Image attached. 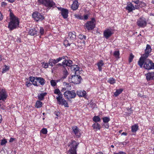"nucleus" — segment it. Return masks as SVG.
<instances>
[{
    "label": "nucleus",
    "mask_w": 154,
    "mask_h": 154,
    "mask_svg": "<svg viewBox=\"0 0 154 154\" xmlns=\"http://www.w3.org/2000/svg\"><path fill=\"white\" fill-rule=\"evenodd\" d=\"M72 132L77 138H79L81 136V130L77 126H74L72 127Z\"/></svg>",
    "instance_id": "f8f14e48"
},
{
    "label": "nucleus",
    "mask_w": 154,
    "mask_h": 154,
    "mask_svg": "<svg viewBox=\"0 0 154 154\" xmlns=\"http://www.w3.org/2000/svg\"><path fill=\"white\" fill-rule=\"evenodd\" d=\"M10 21L9 23L8 28L10 30H12L18 27L19 21L18 18L11 12L10 13Z\"/></svg>",
    "instance_id": "f257e3e1"
},
{
    "label": "nucleus",
    "mask_w": 154,
    "mask_h": 154,
    "mask_svg": "<svg viewBox=\"0 0 154 154\" xmlns=\"http://www.w3.org/2000/svg\"><path fill=\"white\" fill-rule=\"evenodd\" d=\"M63 95L68 100H70L74 98L76 96V93L74 90L71 91H67L65 92Z\"/></svg>",
    "instance_id": "7ed1b4c3"
},
{
    "label": "nucleus",
    "mask_w": 154,
    "mask_h": 154,
    "mask_svg": "<svg viewBox=\"0 0 154 154\" xmlns=\"http://www.w3.org/2000/svg\"><path fill=\"white\" fill-rule=\"evenodd\" d=\"M60 11L61 14L63 17L64 19L67 18L68 17V10L66 9L61 8Z\"/></svg>",
    "instance_id": "f3484780"
},
{
    "label": "nucleus",
    "mask_w": 154,
    "mask_h": 154,
    "mask_svg": "<svg viewBox=\"0 0 154 154\" xmlns=\"http://www.w3.org/2000/svg\"><path fill=\"white\" fill-rule=\"evenodd\" d=\"M151 50L152 49L150 45H146V49L145 50V53H148L149 54V53L151 52Z\"/></svg>",
    "instance_id": "72a5a7b5"
},
{
    "label": "nucleus",
    "mask_w": 154,
    "mask_h": 154,
    "mask_svg": "<svg viewBox=\"0 0 154 154\" xmlns=\"http://www.w3.org/2000/svg\"><path fill=\"white\" fill-rule=\"evenodd\" d=\"M51 60L52 61V63H53V65L58 63V62L57 59L55 60L51 59Z\"/></svg>",
    "instance_id": "864d4df0"
},
{
    "label": "nucleus",
    "mask_w": 154,
    "mask_h": 154,
    "mask_svg": "<svg viewBox=\"0 0 154 154\" xmlns=\"http://www.w3.org/2000/svg\"><path fill=\"white\" fill-rule=\"evenodd\" d=\"M7 5V4L5 2H2L1 3V6L3 7H5Z\"/></svg>",
    "instance_id": "6e6d98bb"
},
{
    "label": "nucleus",
    "mask_w": 154,
    "mask_h": 154,
    "mask_svg": "<svg viewBox=\"0 0 154 154\" xmlns=\"http://www.w3.org/2000/svg\"><path fill=\"white\" fill-rule=\"evenodd\" d=\"M72 63V61L71 60H66V59L62 63H58L57 65L63 66L64 68L67 66H70Z\"/></svg>",
    "instance_id": "4468645a"
},
{
    "label": "nucleus",
    "mask_w": 154,
    "mask_h": 154,
    "mask_svg": "<svg viewBox=\"0 0 154 154\" xmlns=\"http://www.w3.org/2000/svg\"><path fill=\"white\" fill-rule=\"evenodd\" d=\"M93 121L97 123L98 122H100L101 119L100 117L98 116H94L93 119Z\"/></svg>",
    "instance_id": "c9c22d12"
},
{
    "label": "nucleus",
    "mask_w": 154,
    "mask_h": 154,
    "mask_svg": "<svg viewBox=\"0 0 154 154\" xmlns=\"http://www.w3.org/2000/svg\"><path fill=\"white\" fill-rule=\"evenodd\" d=\"M113 154H126V153L124 152L120 151L118 153L114 152Z\"/></svg>",
    "instance_id": "e2e57ef3"
},
{
    "label": "nucleus",
    "mask_w": 154,
    "mask_h": 154,
    "mask_svg": "<svg viewBox=\"0 0 154 154\" xmlns=\"http://www.w3.org/2000/svg\"><path fill=\"white\" fill-rule=\"evenodd\" d=\"M36 77L30 76L29 78V81L32 83V84L34 85L38 86L39 84L36 83Z\"/></svg>",
    "instance_id": "4be33fe9"
},
{
    "label": "nucleus",
    "mask_w": 154,
    "mask_h": 154,
    "mask_svg": "<svg viewBox=\"0 0 154 154\" xmlns=\"http://www.w3.org/2000/svg\"><path fill=\"white\" fill-rule=\"evenodd\" d=\"M52 61L51 60V59L49 60L48 62V66L50 65L51 66V67L53 66L54 65L53 63H52Z\"/></svg>",
    "instance_id": "bf43d9fd"
},
{
    "label": "nucleus",
    "mask_w": 154,
    "mask_h": 154,
    "mask_svg": "<svg viewBox=\"0 0 154 154\" xmlns=\"http://www.w3.org/2000/svg\"><path fill=\"white\" fill-rule=\"evenodd\" d=\"M57 102L59 104H62V105H64L66 107H69V105L68 103L67 102L66 100L63 97L61 99H60V100L57 101Z\"/></svg>",
    "instance_id": "aec40b11"
},
{
    "label": "nucleus",
    "mask_w": 154,
    "mask_h": 154,
    "mask_svg": "<svg viewBox=\"0 0 154 154\" xmlns=\"http://www.w3.org/2000/svg\"><path fill=\"white\" fill-rule=\"evenodd\" d=\"M66 57H67L66 56H63L62 57H59L57 58V59L58 62H59L61 61L62 59H65Z\"/></svg>",
    "instance_id": "09e8293b"
},
{
    "label": "nucleus",
    "mask_w": 154,
    "mask_h": 154,
    "mask_svg": "<svg viewBox=\"0 0 154 154\" xmlns=\"http://www.w3.org/2000/svg\"><path fill=\"white\" fill-rule=\"evenodd\" d=\"M143 67L145 69L150 70L154 69V63L149 59L146 60L144 63Z\"/></svg>",
    "instance_id": "39448f33"
},
{
    "label": "nucleus",
    "mask_w": 154,
    "mask_h": 154,
    "mask_svg": "<svg viewBox=\"0 0 154 154\" xmlns=\"http://www.w3.org/2000/svg\"><path fill=\"white\" fill-rule=\"evenodd\" d=\"M8 2L12 3L14 2L15 0H7Z\"/></svg>",
    "instance_id": "338daca9"
},
{
    "label": "nucleus",
    "mask_w": 154,
    "mask_h": 154,
    "mask_svg": "<svg viewBox=\"0 0 154 154\" xmlns=\"http://www.w3.org/2000/svg\"><path fill=\"white\" fill-rule=\"evenodd\" d=\"M113 34V31L111 29H106L103 32V35L105 38L108 39Z\"/></svg>",
    "instance_id": "ddd939ff"
},
{
    "label": "nucleus",
    "mask_w": 154,
    "mask_h": 154,
    "mask_svg": "<svg viewBox=\"0 0 154 154\" xmlns=\"http://www.w3.org/2000/svg\"><path fill=\"white\" fill-rule=\"evenodd\" d=\"M134 57V56L132 54H131L129 59V62L131 63Z\"/></svg>",
    "instance_id": "49530a36"
},
{
    "label": "nucleus",
    "mask_w": 154,
    "mask_h": 154,
    "mask_svg": "<svg viewBox=\"0 0 154 154\" xmlns=\"http://www.w3.org/2000/svg\"><path fill=\"white\" fill-rule=\"evenodd\" d=\"M79 5L78 4V2L77 1H75L73 2L71 5V8L73 10H76L78 9Z\"/></svg>",
    "instance_id": "b1692460"
},
{
    "label": "nucleus",
    "mask_w": 154,
    "mask_h": 154,
    "mask_svg": "<svg viewBox=\"0 0 154 154\" xmlns=\"http://www.w3.org/2000/svg\"><path fill=\"white\" fill-rule=\"evenodd\" d=\"M63 76L61 78V79H63L66 78L69 74V73L68 72L66 69L65 68L63 70Z\"/></svg>",
    "instance_id": "c85d7f7f"
},
{
    "label": "nucleus",
    "mask_w": 154,
    "mask_h": 154,
    "mask_svg": "<svg viewBox=\"0 0 154 154\" xmlns=\"http://www.w3.org/2000/svg\"><path fill=\"white\" fill-rule=\"evenodd\" d=\"M15 139L11 137L9 140L10 142H12Z\"/></svg>",
    "instance_id": "69168bd1"
},
{
    "label": "nucleus",
    "mask_w": 154,
    "mask_h": 154,
    "mask_svg": "<svg viewBox=\"0 0 154 154\" xmlns=\"http://www.w3.org/2000/svg\"><path fill=\"white\" fill-rule=\"evenodd\" d=\"M74 16L76 18L78 19L81 20L83 19V17L81 16V15L79 14H74Z\"/></svg>",
    "instance_id": "c03bdc74"
},
{
    "label": "nucleus",
    "mask_w": 154,
    "mask_h": 154,
    "mask_svg": "<svg viewBox=\"0 0 154 154\" xmlns=\"http://www.w3.org/2000/svg\"><path fill=\"white\" fill-rule=\"evenodd\" d=\"M8 97V94L5 89H2L0 91V106L1 103L5 102V101Z\"/></svg>",
    "instance_id": "423d86ee"
},
{
    "label": "nucleus",
    "mask_w": 154,
    "mask_h": 154,
    "mask_svg": "<svg viewBox=\"0 0 154 154\" xmlns=\"http://www.w3.org/2000/svg\"><path fill=\"white\" fill-rule=\"evenodd\" d=\"M140 1L139 0H136V1H132V2L137 5H139Z\"/></svg>",
    "instance_id": "052dcab7"
},
{
    "label": "nucleus",
    "mask_w": 154,
    "mask_h": 154,
    "mask_svg": "<svg viewBox=\"0 0 154 154\" xmlns=\"http://www.w3.org/2000/svg\"><path fill=\"white\" fill-rule=\"evenodd\" d=\"M89 15L87 14L84 15V17H83V20H87L88 19Z\"/></svg>",
    "instance_id": "13d9d810"
},
{
    "label": "nucleus",
    "mask_w": 154,
    "mask_h": 154,
    "mask_svg": "<svg viewBox=\"0 0 154 154\" xmlns=\"http://www.w3.org/2000/svg\"><path fill=\"white\" fill-rule=\"evenodd\" d=\"M146 5V4L142 1H140L139 4V6H140V7L142 8V7H143Z\"/></svg>",
    "instance_id": "3c124183"
},
{
    "label": "nucleus",
    "mask_w": 154,
    "mask_h": 154,
    "mask_svg": "<svg viewBox=\"0 0 154 154\" xmlns=\"http://www.w3.org/2000/svg\"><path fill=\"white\" fill-rule=\"evenodd\" d=\"M70 66H71V71L74 72L75 74H77V73L76 72H79V67L78 65H72V64Z\"/></svg>",
    "instance_id": "5701e85b"
},
{
    "label": "nucleus",
    "mask_w": 154,
    "mask_h": 154,
    "mask_svg": "<svg viewBox=\"0 0 154 154\" xmlns=\"http://www.w3.org/2000/svg\"><path fill=\"white\" fill-rule=\"evenodd\" d=\"M44 29L42 27H40V33L41 35H43L44 34Z\"/></svg>",
    "instance_id": "603ef678"
},
{
    "label": "nucleus",
    "mask_w": 154,
    "mask_h": 154,
    "mask_svg": "<svg viewBox=\"0 0 154 154\" xmlns=\"http://www.w3.org/2000/svg\"><path fill=\"white\" fill-rule=\"evenodd\" d=\"M54 93L55 94L58 95V96L56 98L57 101L60 100V99L63 97L62 94L60 92L59 89L58 88L55 89L54 90Z\"/></svg>",
    "instance_id": "dca6fc26"
},
{
    "label": "nucleus",
    "mask_w": 154,
    "mask_h": 154,
    "mask_svg": "<svg viewBox=\"0 0 154 154\" xmlns=\"http://www.w3.org/2000/svg\"><path fill=\"white\" fill-rule=\"evenodd\" d=\"M104 123L103 124V126H104L105 128H109V125L108 123Z\"/></svg>",
    "instance_id": "4d7b16f0"
},
{
    "label": "nucleus",
    "mask_w": 154,
    "mask_h": 154,
    "mask_svg": "<svg viewBox=\"0 0 154 154\" xmlns=\"http://www.w3.org/2000/svg\"><path fill=\"white\" fill-rule=\"evenodd\" d=\"M134 10H135L136 9H138L140 8V6H139V5L136 4L134 6Z\"/></svg>",
    "instance_id": "680f3d73"
},
{
    "label": "nucleus",
    "mask_w": 154,
    "mask_h": 154,
    "mask_svg": "<svg viewBox=\"0 0 154 154\" xmlns=\"http://www.w3.org/2000/svg\"><path fill=\"white\" fill-rule=\"evenodd\" d=\"M108 82L111 84H113L115 83V80L113 78H110L108 80Z\"/></svg>",
    "instance_id": "4c0bfd02"
},
{
    "label": "nucleus",
    "mask_w": 154,
    "mask_h": 154,
    "mask_svg": "<svg viewBox=\"0 0 154 154\" xmlns=\"http://www.w3.org/2000/svg\"><path fill=\"white\" fill-rule=\"evenodd\" d=\"M38 2L48 8L54 7L55 5L52 0H38Z\"/></svg>",
    "instance_id": "20e7f679"
},
{
    "label": "nucleus",
    "mask_w": 154,
    "mask_h": 154,
    "mask_svg": "<svg viewBox=\"0 0 154 154\" xmlns=\"http://www.w3.org/2000/svg\"><path fill=\"white\" fill-rule=\"evenodd\" d=\"M47 94L46 92L42 93H41L39 94H38V100H42L44 99V97Z\"/></svg>",
    "instance_id": "bb28decb"
},
{
    "label": "nucleus",
    "mask_w": 154,
    "mask_h": 154,
    "mask_svg": "<svg viewBox=\"0 0 154 154\" xmlns=\"http://www.w3.org/2000/svg\"><path fill=\"white\" fill-rule=\"evenodd\" d=\"M146 75L147 81H149L152 80L154 77V72H148Z\"/></svg>",
    "instance_id": "412c9836"
},
{
    "label": "nucleus",
    "mask_w": 154,
    "mask_h": 154,
    "mask_svg": "<svg viewBox=\"0 0 154 154\" xmlns=\"http://www.w3.org/2000/svg\"><path fill=\"white\" fill-rule=\"evenodd\" d=\"M78 38L79 39L78 40H84L85 41L86 39V36L83 35H79L78 36Z\"/></svg>",
    "instance_id": "ea45409f"
},
{
    "label": "nucleus",
    "mask_w": 154,
    "mask_h": 154,
    "mask_svg": "<svg viewBox=\"0 0 154 154\" xmlns=\"http://www.w3.org/2000/svg\"><path fill=\"white\" fill-rule=\"evenodd\" d=\"M138 129V125L135 124L131 127V131L133 133H135Z\"/></svg>",
    "instance_id": "7c9ffc66"
},
{
    "label": "nucleus",
    "mask_w": 154,
    "mask_h": 154,
    "mask_svg": "<svg viewBox=\"0 0 154 154\" xmlns=\"http://www.w3.org/2000/svg\"><path fill=\"white\" fill-rule=\"evenodd\" d=\"M76 37V33L75 32H70L68 33V37L67 38L71 42H73L75 40Z\"/></svg>",
    "instance_id": "2eb2a0df"
},
{
    "label": "nucleus",
    "mask_w": 154,
    "mask_h": 154,
    "mask_svg": "<svg viewBox=\"0 0 154 154\" xmlns=\"http://www.w3.org/2000/svg\"><path fill=\"white\" fill-rule=\"evenodd\" d=\"M51 85L53 86L54 87L56 85V81L52 79L50 81Z\"/></svg>",
    "instance_id": "79ce46f5"
},
{
    "label": "nucleus",
    "mask_w": 154,
    "mask_h": 154,
    "mask_svg": "<svg viewBox=\"0 0 154 154\" xmlns=\"http://www.w3.org/2000/svg\"><path fill=\"white\" fill-rule=\"evenodd\" d=\"M33 18L36 21H41L44 19L43 15L40 13L35 12L32 14Z\"/></svg>",
    "instance_id": "9d476101"
},
{
    "label": "nucleus",
    "mask_w": 154,
    "mask_h": 154,
    "mask_svg": "<svg viewBox=\"0 0 154 154\" xmlns=\"http://www.w3.org/2000/svg\"><path fill=\"white\" fill-rule=\"evenodd\" d=\"M48 131L46 128H43L40 131V134L42 133L43 134H47Z\"/></svg>",
    "instance_id": "a19ab883"
},
{
    "label": "nucleus",
    "mask_w": 154,
    "mask_h": 154,
    "mask_svg": "<svg viewBox=\"0 0 154 154\" xmlns=\"http://www.w3.org/2000/svg\"><path fill=\"white\" fill-rule=\"evenodd\" d=\"M119 52L118 51H115L113 53V56L116 58H119Z\"/></svg>",
    "instance_id": "e433bc0d"
},
{
    "label": "nucleus",
    "mask_w": 154,
    "mask_h": 154,
    "mask_svg": "<svg viewBox=\"0 0 154 154\" xmlns=\"http://www.w3.org/2000/svg\"><path fill=\"white\" fill-rule=\"evenodd\" d=\"M104 65V63L102 60H100L97 63V65L98 66V69L100 71H101L102 70V66Z\"/></svg>",
    "instance_id": "cd10ccee"
},
{
    "label": "nucleus",
    "mask_w": 154,
    "mask_h": 154,
    "mask_svg": "<svg viewBox=\"0 0 154 154\" xmlns=\"http://www.w3.org/2000/svg\"><path fill=\"white\" fill-rule=\"evenodd\" d=\"M79 144V143L76 142L75 140H72L69 143L68 146L70 147V148L68 151L69 152L70 154H77L76 149Z\"/></svg>",
    "instance_id": "f03ea898"
},
{
    "label": "nucleus",
    "mask_w": 154,
    "mask_h": 154,
    "mask_svg": "<svg viewBox=\"0 0 154 154\" xmlns=\"http://www.w3.org/2000/svg\"><path fill=\"white\" fill-rule=\"evenodd\" d=\"M82 78L80 75L76 74L74 75L71 76V82L75 84H79L81 82Z\"/></svg>",
    "instance_id": "6e6552de"
},
{
    "label": "nucleus",
    "mask_w": 154,
    "mask_h": 154,
    "mask_svg": "<svg viewBox=\"0 0 154 154\" xmlns=\"http://www.w3.org/2000/svg\"><path fill=\"white\" fill-rule=\"evenodd\" d=\"M127 135V133L123 132L122 134V135H124L126 136Z\"/></svg>",
    "instance_id": "774afa93"
},
{
    "label": "nucleus",
    "mask_w": 154,
    "mask_h": 154,
    "mask_svg": "<svg viewBox=\"0 0 154 154\" xmlns=\"http://www.w3.org/2000/svg\"><path fill=\"white\" fill-rule=\"evenodd\" d=\"M102 119L104 123H108L110 120L109 117H103V118Z\"/></svg>",
    "instance_id": "58836bf2"
},
{
    "label": "nucleus",
    "mask_w": 154,
    "mask_h": 154,
    "mask_svg": "<svg viewBox=\"0 0 154 154\" xmlns=\"http://www.w3.org/2000/svg\"><path fill=\"white\" fill-rule=\"evenodd\" d=\"M9 69V67L5 65V67H4L2 69V73H4L7 71Z\"/></svg>",
    "instance_id": "a18cd8bd"
},
{
    "label": "nucleus",
    "mask_w": 154,
    "mask_h": 154,
    "mask_svg": "<svg viewBox=\"0 0 154 154\" xmlns=\"http://www.w3.org/2000/svg\"><path fill=\"white\" fill-rule=\"evenodd\" d=\"M36 81V83L38 82L42 86L44 85L46 82L45 80L43 78L41 77H37Z\"/></svg>",
    "instance_id": "393cba45"
},
{
    "label": "nucleus",
    "mask_w": 154,
    "mask_h": 154,
    "mask_svg": "<svg viewBox=\"0 0 154 154\" xmlns=\"http://www.w3.org/2000/svg\"><path fill=\"white\" fill-rule=\"evenodd\" d=\"M42 105V103L40 101H37L35 103V107L37 108H39L41 107Z\"/></svg>",
    "instance_id": "f704fd0d"
},
{
    "label": "nucleus",
    "mask_w": 154,
    "mask_h": 154,
    "mask_svg": "<svg viewBox=\"0 0 154 154\" xmlns=\"http://www.w3.org/2000/svg\"><path fill=\"white\" fill-rule=\"evenodd\" d=\"M127 5L125 8L128 11V12H132L134 10V5L132 3L128 2L127 4Z\"/></svg>",
    "instance_id": "a211bd4d"
},
{
    "label": "nucleus",
    "mask_w": 154,
    "mask_h": 154,
    "mask_svg": "<svg viewBox=\"0 0 154 154\" xmlns=\"http://www.w3.org/2000/svg\"><path fill=\"white\" fill-rule=\"evenodd\" d=\"M42 66H43L44 68H47L48 67V63L44 62L42 63Z\"/></svg>",
    "instance_id": "8fccbe9b"
},
{
    "label": "nucleus",
    "mask_w": 154,
    "mask_h": 154,
    "mask_svg": "<svg viewBox=\"0 0 154 154\" xmlns=\"http://www.w3.org/2000/svg\"><path fill=\"white\" fill-rule=\"evenodd\" d=\"M137 25L141 27H144L147 24L146 19L143 17H141L139 18L137 22Z\"/></svg>",
    "instance_id": "1a4fd4ad"
},
{
    "label": "nucleus",
    "mask_w": 154,
    "mask_h": 154,
    "mask_svg": "<svg viewBox=\"0 0 154 154\" xmlns=\"http://www.w3.org/2000/svg\"><path fill=\"white\" fill-rule=\"evenodd\" d=\"M64 44L65 46L67 47L68 46H69L71 43H69L68 41V40H66L64 41Z\"/></svg>",
    "instance_id": "de8ad7c7"
},
{
    "label": "nucleus",
    "mask_w": 154,
    "mask_h": 154,
    "mask_svg": "<svg viewBox=\"0 0 154 154\" xmlns=\"http://www.w3.org/2000/svg\"><path fill=\"white\" fill-rule=\"evenodd\" d=\"M94 129H96V130H99L100 129L101 127V126L98 123H95L92 126Z\"/></svg>",
    "instance_id": "c756f323"
},
{
    "label": "nucleus",
    "mask_w": 154,
    "mask_h": 154,
    "mask_svg": "<svg viewBox=\"0 0 154 154\" xmlns=\"http://www.w3.org/2000/svg\"><path fill=\"white\" fill-rule=\"evenodd\" d=\"M149 56V54L145 53L142 56L140 57L139 60L138 61V64L140 66V67L142 68L144 64V63L146 61V60H148L147 57Z\"/></svg>",
    "instance_id": "0eeeda50"
},
{
    "label": "nucleus",
    "mask_w": 154,
    "mask_h": 154,
    "mask_svg": "<svg viewBox=\"0 0 154 154\" xmlns=\"http://www.w3.org/2000/svg\"><path fill=\"white\" fill-rule=\"evenodd\" d=\"M85 28L88 30H91L93 29L95 27V24L92 21H88L85 24Z\"/></svg>",
    "instance_id": "9b49d317"
},
{
    "label": "nucleus",
    "mask_w": 154,
    "mask_h": 154,
    "mask_svg": "<svg viewBox=\"0 0 154 154\" xmlns=\"http://www.w3.org/2000/svg\"><path fill=\"white\" fill-rule=\"evenodd\" d=\"M30 81H27L26 82V85L27 87H30L32 85V84L30 83L29 82Z\"/></svg>",
    "instance_id": "5fc2aeb1"
},
{
    "label": "nucleus",
    "mask_w": 154,
    "mask_h": 154,
    "mask_svg": "<svg viewBox=\"0 0 154 154\" xmlns=\"http://www.w3.org/2000/svg\"><path fill=\"white\" fill-rule=\"evenodd\" d=\"M75 44L79 47H84L85 45V42L84 40H78L77 44L75 43Z\"/></svg>",
    "instance_id": "a878e982"
},
{
    "label": "nucleus",
    "mask_w": 154,
    "mask_h": 154,
    "mask_svg": "<svg viewBox=\"0 0 154 154\" xmlns=\"http://www.w3.org/2000/svg\"><path fill=\"white\" fill-rule=\"evenodd\" d=\"M37 33V32L35 28L31 29L29 31V33L31 35H34Z\"/></svg>",
    "instance_id": "2f4dec72"
},
{
    "label": "nucleus",
    "mask_w": 154,
    "mask_h": 154,
    "mask_svg": "<svg viewBox=\"0 0 154 154\" xmlns=\"http://www.w3.org/2000/svg\"><path fill=\"white\" fill-rule=\"evenodd\" d=\"M123 91V89H120L116 90V91L114 93V95L115 97L118 96L119 94L122 93Z\"/></svg>",
    "instance_id": "473e14b6"
},
{
    "label": "nucleus",
    "mask_w": 154,
    "mask_h": 154,
    "mask_svg": "<svg viewBox=\"0 0 154 154\" xmlns=\"http://www.w3.org/2000/svg\"><path fill=\"white\" fill-rule=\"evenodd\" d=\"M1 145L2 146L5 145L7 143V141L6 139H3L1 140Z\"/></svg>",
    "instance_id": "37998d69"
},
{
    "label": "nucleus",
    "mask_w": 154,
    "mask_h": 154,
    "mask_svg": "<svg viewBox=\"0 0 154 154\" xmlns=\"http://www.w3.org/2000/svg\"><path fill=\"white\" fill-rule=\"evenodd\" d=\"M76 94L79 97H84L85 98L86 97V93L85 91L84 90H79L76 92Z\"/></svg>",
    "instance_id": "6ab92c4d"
},
{
    "label": "nucleus",
    "mask_w": 154,
    "mask_h": 154,
    "mask_svg": "<svg viewBox=\"0 0 154 154\" xmlns=\"http://www.w3.org/2000/svg\"><path fill=\"white\" fill-rule=\"evenodd\" d=\"M3 19V15L0 12V21L2 20Z\"/></svg>",
    "instance_id": "0e129e2a"
}]
</instances>
